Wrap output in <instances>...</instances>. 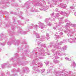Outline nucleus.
<instances>
[{
  "label": "nucleus",
  "instance_id": "9d476101",
  "mask_svg": "<svg viewBox=\"0 0 76 76\" xmlns=\"http://www.w3.org/2000/svg\"><path fill=\"white\" fill-rule=\"evenodd\" d=\"M34 34H35V36H36V37L37 38H38V34L37 33L35 32H34Z\"/></svg>",
  "mask_w": 76,
  "mask_h": 76
},
{
  "label": "nucleus",
  "instance_id": "a878e982",
  "mask_svg": "<svg viewBox=\"0 0 76 76\" xmlns=\"http://www.w3.org/2000/svg\"><path fill=\"white\" fill-rule=\"evenodd\" d=\"M18 50H23V49H20V48H19L18 49Z\"/></svg>",
  "mask_w": 76,
  "mask_h": 76
},
{
  "label": "nucleus",
  "instance_id": "423d86ee",
  "mask_svg": "<svg viewBox=\"0 0 76 76\" xmlns=\"http://www.w3.org/2000/svg\"><path fill=\"white\" fill-rule=\"evenodd\" d=\"M28 70H29V69L27 67H24L22 69V70H23L22 74H23V73L24 72H26V71H28Z\"/></svg>",
  "mask_w": 76,
  "mask_h": 76
},
{
  "label": "nucleus",
  "instance_id": "2f4dec72",
  "mask_svg": "<svg viewBox=\"0 0 76 76\" xmlns=\"http://www.w3.org/2000/svg\"><path fill=\"white\" fill-rule=\"evenodd\" d=\"M24 42L23 43V44H25V40H24Z\"/></svg>",
  "mask_w": 76,
  "mask_h": 76
},
{
  "label": "nucleus",
  "instance_id": "bb28decb",
  "mask_svg": "<svg viewBox=\"0 0 76 76\" xmlns=\"http://www.w3.org/2000/svg\"><path fill=\"white\" fill-rule=\"evenodd\" d=\"M25 53H28V50L25 51Z\"/></svg>",
  "mask_w": 76,
  "mask_h": 76
},
{
  "label": "nucleus",
  "instance_id": "4c0bfd02",
  "mask_svg": "<svg viewBox=\"0 0 76 76\" xmlns=\"http://www.w3.org/2000/svg\"><path fill=\"white\" fill-rule=\"evenodd\" d=\"M41 29H43V27H41Z\"/></svg>",
  "mask_w": 76,
  "mask_h": 76
},
{
  "label": "nucleus",
  "instance_id": "20e7f679",
  "mask_svg": "<svg viewBox=\"0 0 76 76\" xmlns=\"http://www.w3.org/2000/svg\"><path fill=\"white\" fill-rule=\"evenodd\" d=\"M32 3L35 6H38V1L37 0H33Z\"/></svg>",
  "mask_w": 76,
  "mask_h": 76
},
{
  "label": "nucleus",
  "instance_id": "09e8293b",
  "mask_svg": "<svg viewBox=\"0 0 76 76\" xmlns=\"http://www.w3.org/2000/svg\"><path fill=\"white\" fill-rule=\"evenodd\" d=\"M25 54H26V53H25Z\"/></svg>",
  "mask_w": 76,
  "mask_h": 76
},
{
  "label": "nucleus",
  "instance_id": "f03ea898",
  "mask_svg": "<svg viewBox=\"0 0 76 76\" xmlns=\"http://www.w3.org/2000/svg\"><path fill=\"white\" fill-rule=\"evenodd\" d=\"M7 2V1H5V0L0 1V5H2V6H3V7H2L3 9L4 7L5 6H6L5 7H8V6L7 5V4H6Z\"/></svg>",
  "mask_w": 76,
  "mask_h": 76
},
{
  "label": "nucleus",
  "instance_id": "f3484780",
  "mask_svg": "<svg viewBox=\"0 0 76 76\" xmlns=\"http://www.w3.org/2000/svg\"><path fill=\"white\" fill-rule=\"evenodd\" d=\"M19 17L21 18V19H25L21 15L19 16Z\"/></svg>",
  "mask_w": 76,
  "mask_h": 76
},
{
  "label": "nucleus",
  "instance_id": "412c9836",
  "mask_svg": "<svg viewBox=\"0 0 76 76\" xmlns=\"http://www.w3.org/2000/svg\"><path fill=\"white\" fill-rule=\"evenodd\" d=\"M4 74L3 73V72H2L1 75V76H4Z\"/></svg>",
  "mask_w": 76,
  "mask_h": 76
},
{
  "label": "nucleus",
  "instance_id": "473e14b6",
  "mask_svg": "<svg viewBox=\"0 0 76 76\" xmlns=\"http://www.w3.org/2000/svg\"><path fill=\"white\" fill-rule=\"evenodd\" d=\"M0 13H3V11H0Z\"/></svg>",
  "mask_w": 76,
  "mask_h": 76
},
{
  "label": "nucleus",
  "instance_id": "603ef678",
  "mask_svg": "<svg viewBox=\"0 0 76 76\" xmlns=\"http://www.w3.org/2000/svg\"><path fill=\"white\" fill-rule=\"evenodd\" d=\"M14 20H15V19H14Z\"/></svg>",
  "mask_w": 76,
  "mask_h": 76
},
{
  "label": "nucleus",
  "instance_id": "b1692460",
  "mask_svg": "<svg viewBox=\"0 0 76 76\" xmlns=\"http://www.w3.org/2000/svg\"><path fill=\"white\" fill-rule=\"evenodd\" d=\"M35 51H34V50H33L32 51L31 54H35Z\"/></svg>",
  "mask_w": 76,
  "mask_h": 76
},
{
  "label": "nucleus",
  "instance_id": "f704fd0d",
  "mask_svg": "<svg viewBox=\"0 0 76 76\" xmlns=\"http://www.w3.org/2000/svg\"><path fill=\"white\" fill-rule=\"evenodd\" d=\"M11 28H12V29L13 30V29H14V28L12 27H11Z\"/></svg>",
  "mask_w": 76,
  "mask_h": 76
},
{
  "label": "nucleus",
  "instance_id": "58836bf2",
  "mask_svg": "<svg viewBox=\"0 0 76 76\" xmlns=\"http://www.w3.org/2000/svg\"><path fill=\"white\" fill-rule=\"evenodd\" d=\"M20 13L21 14H22V12H20Z\"/></svg>",
  "mask_w": 76,
  "mask_h": 76
},
{
  "label": "nucleus",
  "instance_id": "dca6fc26",
  "mask_svg": "<svg viewBox=\"0 0 76 76\" xmlns=\"http://www.w3.org/2000/svg\"><path fill=\"white\" fill-rule=\"evenodd\" d=\"M29 48H28V45H26L25 46V49H28Z\"/></svg>",
  "mask_w": 76,
  "mask_h": 76
},
{
  "label": "nucleus",
  "instance_id": "4468645a",
  "mask_svg": "<svg viewBox=\"0 0 76 76\" xmlns=\"http://www.w3.org/2000/svg\"><path fill=\"white\" fill-rule=\"evenodd\" d=\"M7 75L6 76H10V72H7Z\"/></svg>",
  "mask_w": 76,
  "mask_h": 76
},
{
  "label": "nucleus",
  "instance_id": "37998d69",
  "mask_svg": "<svg viewBox=\"0 0 76 76\" xmlns=\"http://www.w3.org/2000/svg\"><path fill=\"white\" fill-rule=\"evenodd\" d=\"M9 0H6V1H9Z\"/></svg>",
  "mask_w": 76,
  "mask_h": 76
},
{
  "label": "nucleus",
  "instance_id": "3c124183",
  "mask_svg": "<svg viewBox=\"0 0 76 76\" xmlns=\"http://www.w3.org/2000/svg\"><path fill=\"white\" fill-rule=\"evenodd\" d=\"M20 74H21V75L22 74V73H21Z\"/></svg>",
  "mask_w": 76,
  "mask_h": 76
},
{
  "label": "nucleus",
  "instance_id": "7c9ffc66",
  "mask_svg": "<svg viewBox=\"0 0 76 76\" xmlns=\"http://www.w3.org/2000/svg\"><path fill=\"white\" fill-rule=\"evenodd\" d=\"M65 59H66V60H69V58H66Z\"/></svg>",
  "mask_w": 76,
  "mask_h": 76
},
{
  "label": "nucleus",
  "instance_id": "49530a36",
  "mask_svg": "<svg viewBox=\"0 0 76 76\" xmlns=\"http://www.w3.org/2000/svg\"><path fill=\"white\" fill-rule=\"evenodd\" d=\"M8 67H10V66H8Z\"/></svg>",
  "mask_w": 76,
  "mask_h": 76
},
{
  "label": "nucleus",
  "instance_id": "7ed1b4c3",
  "mask_svg": "<svg viewBox=\"0 0 76 76\" xmlns=\"http://www.w3.org/2000/svg\"><path fill=\"white\" fill-rule=\"evenodd\" d=\"M35 54V57H36V59H35V62H32V64L33 65H35V64H38V56H37V54L36 53Z\"/></svg>",
  "mask_w": 76,
  "mask_h": 76
},
{
  "label": "nucleus",
  "instance_id": "ea45409f",
  "mask_svg": "<svg viewBox=\"0 0 76 76\" xmlns=\"http://www.w3.org/2000/svg\"><path fill=\"white\" fill-rule=\"evenodd\" d=\"M11 1L12 2V1H13V0H12Z\"/></svg>",
  "mask_w": 76,
  "mask_h": 76
},
{
  "label": "nucleus",
  "instance_id": "864d4df0",
  "mask_svg": "<svg viewBox=\"0 0 76 76\" xmlns=\"http://www.w3.org/2000/svg\"><path fill=\"white\" fill-rule=\"evenodd\" d=\"M24 45H25V44H24Z\"/></svg>",
  "mask_w": 76,
  "mask_h": 76
},
{
  "label": "nucleus",
  "instance_id": "de8ad7c7",
  "mask_svg": "<svg viewBox=\"0 0 76 76\" xmlns=\"http://www.w3.org/2000/svg\"><path fill=\"white\" fill-rule=\"evenodd\" d=\"M15 15H16V13L15 14Z\"/></svg>",
  "mask_w": 76,
  "mask_h": 76
},
{
  "label": "nucleus",
  "instance_id": "c9c22d12",
  "mask_svg": "<svg viewBox=\"0 0 76 76\" xmlns=\"http://www.w3.org/2000/svg\"><path fill=\"white\" fill-rule=\"evenodd\" d=\"M30 28L31 29H32V27H31Z\"/></svg>",
  "mask_w": 76,
  "mask_h": 76
},
{
  "label": "nucleus",
  "instance_id": "c85d7f7f",
  "mask_svg": "<svg viewBox=\"0 0 76 76\" xmlns=\"http://www.w3.org/2000/svg\"><path fill=\"white\" fill-rule=\"evenodd\" d=\"M15 57L16 58H18V56H15Z\"/></svg>",
  "mask_w": 76,
  "mask_h": 76
},
{
  "label": "nucleus",
  "instance_id": "aec40b11",
  "mask_svg": "<svg viewBox=\"0 0 76 76\" xmlns=\"http://www.w3.org/2000/svg\"><path fill=\"white\" fill-rule=\"evenodd\" d=\"M7 44V45H11V43H10V42H8Z\"/></svg>",
  "mask_w": 76,
  "mask_h": 76
},
{
  "label": "nucleus",
  "instance_id": "1a4fd4ad",
  "mask_svg": "<svg viewBox=\"0 0 76 76\" xmlns=\"http://www.w3.org/2000/svg\"><path fill=\"white\" fill-rule=\"evenodd\" d=\"M1 35L2 37H1V38H0V40H1L3 38H5V39H7V38H6V37L5 36V35L4 34H1Z\"/></svg>",
  "mask_w": 76,
  "mask_h": 76
},
{
  "label": "nucleus",
  "instance_id": "2eb2a0df",
  "mask_svg": "<svg viewBox=\"0 0 76 76\" xmlns=\"http://www.w3.org/2000/svg\"><path fill=\"white\" fill-rule=\"evenodd\" d=\"M34 28H35L36 29V30H37V28H38V25H36L34 26Z\"/></svg>",
  "mask_w": 76,
  "mask_h": 76
},
{
  "label": "nucleus",
  "instance_id": "8fccbe9b",
  "mask_svg": "<svg viewBox=\"0 0 76 76\" xmlns=\"http://www.w3.org/2000/svg\"><path fill=\"white\" fill-rule=\"evenodd\" d=\"M37 48H38V47H37Z\"/></svg>",
  "mask_w": 76,
  "mask_h": 76
},
{
  "label": "nucleus",
  "instance_id": "c756f323",
  "mask_svg": "<svg viewBox=\"0 0 76 76\" xmlns=\"http://www.w3.org/2000/svg\"><path fill=\"white\" fill-rule=\"evenodd\" d=\"M36 42H38V39H37L36 41Z\"/></svg>",
  "mask_w": 76,
  "mask_h": 76
},
{
  "label": "nucleus",
  "instance_id": "c03bdc74",
  "mask_svg": "<svg viewBox=\"0 0 76 76\" xmlns=\"http://www.w3.org/2000/svg\"><path fill=\"white\" fill-rule=\"evenodd\" d=\"M7 27H9V26H7Z\"/></svg>",
  "mask_w": 76,
  "mask_h": 76
},
{
  "label": "nucleus",
  "instance_id": "4be33fe9",
  "mask_svg": "<svg viewBox=\"0 0 76 76\" xmlns=\"http://www.w3.org/2000/svg\"><path fill=\"white\" fill-rule=\"evenodd\" d=\"M16 72H20V70H19V68L18 69V70H16Z\"/></svg>",
  "mask_w": 76,
  "mask_h": 76
},
{
  "label": "nucleus",
  "instance_id": "a18cd8bd",
  "mask_svg": "<svg viewBox=\"0 0 76 76\" xmlns=\"http://www.w3.org/2000/svg\"><path fill=\"white\" fill-rule=\"evenodd\" d=\"M51 26V25H49V26Z\"/></svg>",
  "mask_w": 76,
  "mask_h": 76
},
{
  "label": "nucleus",
  "instance_id": "6ab92c4d",
  "mask_svg": "<svg viewBox=\"0 0 76 76\" xmlns=\"http://www.w3.org/2000/svg\"><path fill=\"white\" fill-rule=\"evenodd\" d=\"M15 71H16V69H13L11 70L12 72H15Z\"/></svg>",
  "mask_w": 76,
  "mask_h": 76
},
{
  "label": "nucleus",
  "instance_id": "79ce46f5",
  "mask_svg": "<svg viewBox=\"0 0 76 76\" xmlns=\"http://www.w3.org/2000/svg\"><path fill=\"white\" fill-rule=\"evenodd\" d=\"M1 51V48H0V51Z\"/></svg>",
  "mask_w": 76,
  "mask_h": 76
},
{
  "label": "nucleus",
  "instance_id": "72a5a7b5",
  "mask_svg": "<svg viewBox=\"0 0 76 76\" xmlns=\"http://www.w3.org/2000/svg\"><path fill=\"white\" fill-rule=\"evenodd\" d=\"M34 10H31V11L32 12H34Z\"/></svg>",
  "mask_w": 76,
  "mask_h": 76
},
{
  "label": "nucleus",
  "instance_id": "cd10ccee",
  "mask_svg": "<svg viewBox=\"0 0 76 76\" xmlns=\"http://www.w3.org/2000/svg\"><path fill=\"white\" fill-rule=\"evenodd\" d=\"M35 11L36 12H38V10H35Z\"/></svg>",
  "mask_w": 76,
  "mask_h": 76
},
{
  "label": "nucleus",
  "instance_id": "5701e85b",
  "mask_svg": "<svg viewBox=\"0 0 76 76\" xmlns=\"http://www.w3.org/2000/svg\"><path fill=\"white\" fill-rule=\"evenodd\" d=\"M10 60L12 61H13V62L14 61V60L13 58H11Z\"/></svg>",
  "mask_w": 76,
  "mask_h": 76
},
{
  "label": "nucleus",
  "instance_id": "6e6552de",
  "mask_svg": "<svg viewBox=\"0 0 76 76\" xmlns=\"http://www.w3.org/2000/svg\"><path fill=\"white\" fill-rule=\"evenodd\" d=\"M19 32L21 34H23V35H25L26 34V32L24 31H19Z\"/></svg>",
  "mask_w": 76,
  "mask_h": 76
},
{
  "label": "nucleus",
  "instance_id": "a19ab883",
  "mask_svg": "<svg viewBox=\"0 0 76 76\" xmlns=\"http://www.w3.org/2000/svg\"><path fill=\"white\" fill-rule=\"evenodd\" d=\"M10 13L11 14H12V12H11Z\"/></svg>",
  "mask_w": 76,
  "mask_h": 76
},
{
  "label": "nucleus",
  "instance_id": "f8f14e48",
  "mask_svg": "<svg viewBox=\"0 0 76 76\" xmlns=\"http://www.w3.org/2000/svg\"><path fill=\"white\" fill-rule=\"evenodd\" d=\"M17 64H18V65H23V66H24V65H23V63H22V62H18Z\"/></svg>",
  "mask_w": 76,
  "mask_h": 76
},
{
  "label": "nucleus",
  "instance_id": "a211bd4d",
  "mask_svg": "<svg viewBox=\"0 0 76 76\" xmlns=\"http://www.w3.org/2000/svg\"><path fill=\"white\" fill-rule=\"evenodd\" d=\"M39 66H40L41 67H42V63H40L39 64Z\"/></svg>",
  "mask_w": 76,
  "mask_h": 76
},
{
  "label": "nucleus",
  "instance_id": "f257e3e1",
  "mask_svg": "<svg viewBox=\"0 0 76 76\" xmlns=\"http://www.w3.org/2000/svg\"><path fill=\"white\" fill-rule=\"evenodd\" d=\"M10 41H12V42L14 45H18L19 44V41L16 40V39L14 38L13 36H12V38L10 39Z\"/></svg>",
  "mask_w": 76,
  "mask_h": 76
},
{
  "label": "nucleus",
  "instance_id": "39448f33",
  "mask_svg": "<svg viewBox=\"0 0 76 76\" xmlns=\"http://www.w3.org/2000/svg\"><path fill=\"white\" fill-rule=\"evenodd\" d=\"M23 7H26L27 9H29V7L30 6V3L29 1H28L24 5V6H23Z\"/></svg>",
  "mask_w": 76,
  "mask_h": 76
},
{
  "label": "nucleus",
  "instance_id": "393cba45",
  "mask_svg": "<svg viewBox=\"0 0 76 76\" xmlns=\"http://www.w3.org/2000/svg\"><path fill=\"white\" fill-rule=\"evenodd\" d=\"M13 66L14 67H16V65L15 64H14L13 65Z\"/></svg>",
  "mask_w": 76,
  "mask_h": 76
},
{
  "label": "nucleus",
  "instance_id": "0eeeda50",
  "mask_svg": "<svg viewBox=\"0 0 76 76\" xmlns=\"http://www.w3.org/2000/svg\"><path fill=\"white\" fill-rule=\"evenodd\" d=\"M1 67L2 69H4V67H7V64H4L1 65Z\"/></svg>",
  "mask_w": 76,
  "mask_h": 76
},
{
  "label": "nucleus",
  "instance_id": "e433bc0d",
  "mask_svg": "<svg viewBox=\"0 0 76 76\" xmlns=\"http://www.w3.org/2000/svg\"><path fill=\"white\" fill-rule=\"evenodd\" d=\"M29 19H27V20L26 21H29Z\"/></svg>",
  "mask_w": 76,
  "mask_h": 76
},
{
  "label": "nucleus",
  "instance_id": "9b49d317",
  "mask_svg": "<svg viewBox=\"0 0 76 76\" xmlns=\"http://www.w3.org/2000/svg\"><path fill=\"white\" fill-rule=\"evenodd\" d=\"M33 69L34 70H36L37 72H38V68H37L35 67L34 66L33 67Z\"/></svg>",
  "mask_w": 76,
  "mask_h": 76
},
{
  "label": "nucleus",
  "instance_id": "ddd939ff",
  "mask_svg": "<svg viewBox=\"0 0 76 76\" xmlns=\"http://www.w3.org/2000/svg\"><path fill=\"white\" fill-rule=\"evenodd\" d=\"M6 44V42H4V43H1L0 42V45H2L3 46H4Z\"/></svg>",
  "mask_w": 76,
  "mask_h": 76
}]
</instances>
